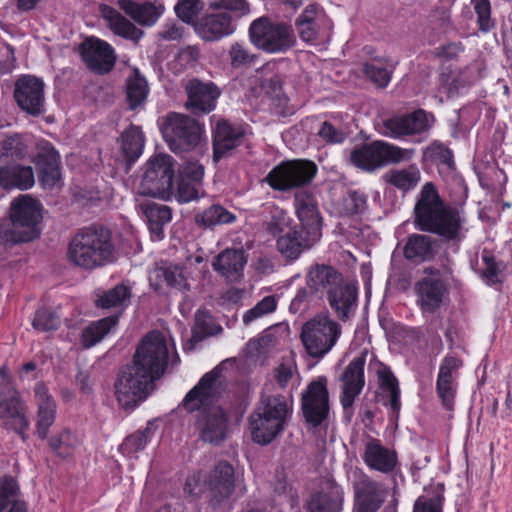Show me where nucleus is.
I'll return each mask as SVG.
<instances>
[{
    "instance_id": "1",
    "label": "nucleus",
    "mask_w": 512,
    "mask_h": 512,
    "mask_svg": "<svg viewBox=\"0 0 512 512\" xmlns=\"http://www.w3.org/2000/svg\"><path fill=\"white\" fill-rule=\"evenodd\" d=\"M465 223L462 209L447 206L432 182L423 185L414 206V225L418 230L458 243L465 237Z\"/></svg>"
},
{
    "instance_id": "2",
    "label": "nucleus",
    "mask_w": 512,
    "mask_h": 512,
    "mask_svg": "<svg viewBox=\"0 0 512 512\" xmlns=\"http://www.w3.org/2000/svg\"><path fill=\"white\" fill-rule=\"evenodd\" d=\"M220 372L216 367L206 373L183 400L187 411H198L196 427L200 438L215 445L222 443L228 434V417L220 406L214 404Z\"/></svg>"
},
{
    "instance_id": "3",
    "label": "nucleus",
    "mask_w": 512,
    "mask_h": 512,
    "mask_svg": "<svg viewBox=\"0 0 512 512\" xmlns=\"http://www.w3.org/2000/svg\"><path fill=\"white\" fill-rule=\"evenodd\" d=\"M67 258L73 265L93 270L116 260L111 231L105 227H90L79 231L70 241Z\"/></svg>"
},
{
    "instance_id": "4",
    "label": "nucleus",
    "mask_w": 512,
    "mask_h": 512,
    "mask_svg": "<svg viewBox=\"0 0 512 512\" xmlns=\"http://www.w3.org/2000/svg\"><path fill=\"white\" fill-rule=\"evenodd\" d=\"M11 226L0 225V243L16 244L38 237L36 229L41 220L40 203L28 195L16 198L10 207Z\"/></svg>"
},
{
    "instance_id": "5",
    "label": "nucleus",
    "mask_w": 512,
    "mask_h": 512,
    "mask_svg": "<svg viewBox=\"0 0 512 512\" xmlns=\"http://www.w3.org/2000/svg\"><path fill=\"white\" fill-rule=\"evenodd\" d=\"M248 37L255 48L268 54L287 53L297 44V35L291 24L267 16L251 22Z\"/></svg>"
},
{
    "instance_id": "6",
    "label": "nucleus",
    "mask_w": 512,
    "mask_h": 512,
    "mask_svg": "<svg viewBox=\"0 0 512 512\" xmlns=\"http://www.w3.org/2000/svg\"><path fill=\"white\" fill-rule=\"evenodd\" d=\"M342 335V326L329 313H317L305 323L300 340L306 353L313 359H323L337 344Z\"/></svg>"
},
{
    "instance_id": "7",
    "label": "nucleus",
    "mask_w": 512,
    "mask_h": 512,
    "mask_svg": "<svg viewBox=\"0 0 512 512\" xmlns=\"http://www.w3.org/2000/svg\"><path fill=\"white\" fill-rule=\"evenodd\" d=\"M413 154L414 150L377 140L355 147L350 151L349 161L361 170L373 172L389 164L408 161Z\"/></svg>"
},
{
    "instance_id": "8",
    "label": "nucleus",
    "mask_w": 512,
    "mask_h": 512,
    "mask_svg": "<svg viewBox=\"0 0 512 512\" xmlns=\"http://www.w3.org/2000/svg\"><path fill=\"white\" fill-rule=\"evenodd\" d=\"M301 413L306 425L316 429L327 426L330 416L328 379L318 376L301 393Z\"/></svg>"
},
{
    "instance_id": "9",
    "label": "nucleus",
    "mask_w": 512,
    "mask_h": 512,
    "mask_svg": "<svg viewBox=\"0 0 512 512\" xmlns=\"http://www.w3.org/2000/svg\"><path fill=\"white\" fill-rule=\"evenodd\" d=\"M173 164V158L167 154H158L150 158L140 182L139 193L143 196L168 199L172 195Z\"/></svg>"
},
{
    "instance_id": "10",
    "label": "nucleus",
    "mask_w": 512,
    "mask_h": 512,
    "mask_svg": "<svg viewBox=\"0 0 512 512\" xmlns=\"http://www.w3.org/2000/svg\"><path fill=\"white\" fill-rule=\"evenodd\" d=\"M316 164L306 159L283 161L265 177L269 186L277 191H289L309 184L316 176Z\"/></svg>"
},
{
    "instance_id": "11",
    "label": "nucleus",
    "mask_w": 512,
    "mask_h": 512,
    "mask_svg": "<svg viewBox=\"0 0 512 512\" xmlns=\"http://www.w3.org/2000/svg\"><path fill=\"white\" fill-rule=\"evenodd\" d=\"M161 132L169 148L180 153L190 151L198 145L201 126L188 115L171 112L165 117Z\"/></svg>"
},
{
    "instance_id": "12",
    "label": "nucleus",
    "mask_w": 512,
    "mask_h": 512,
    "mask_svg": "<svg viewBox=\"0 0 512 512\" xmlns=\"http://www.w3.org/2000/svg\"><path fill=\"white\" fill-rule=\"evenodd\" d=\"M168 360L165 336L159 331H152L139 344L134 354L133 364L152 379L157 380L165 373Z\"/></svg>"
},
{
    "instance_id": "13",
    "label": "nucleus",
    "mask_w": 512,
    "mask_h": 512,
    "mask_svg": "<svg viewBox=\"0 0 512 512\" xmlns=\"http://www.w3.org/2000/svg\"><path fill=\"white\" fill-rule=\"evenodd\" d=\"M154 379L133 363L121 369L115 383V394L119 404L125 408H134L145 400L154 388Z\"/></svg>"
},
{
    "instance_id": "14",
    "label": "nucleus",
    "mask_w": 512,
    "mask_h": 512,
    "mask_svg": "<svg viewBox=\"0 0 512 512\" xmlns=\"http://www.w3.org/2000/svg\"><path fill=\"white\" fill-rule=\"evenodd\" d=\"M0 418L6 419V426L13 429L25 439V431L29 421L25 415V407L7 376L6 367L0 370Z\"/></svg>"
},
{
    "instance_id": "15",
    "label": "nucleus",
    "mask_w": 512,
    "mask_h": 512,
    "mask_svg": "<svg viewBox=\"0 0 512 512\" xmlns=\"http://www.w3.org/2000/svg\"><path fill=\"white\" fill-rule=\"evenodd\" d=\"M294 25L300 39L307 44L329 38L333 27L324 9L316 4L306 6L295 19Z\"/></svg>"
},
{
    "instance_id": "16",
    "label": "nucleus",
    "mask_w": 512,
    "mask_h": 512,
    "mask_svg": "<svg viewBox=\"0 0 512 512\" xmlns=\"http://www.w3.org/2000/svg\"><path fill=\"white\" fill-rule=\"evenodd\" d=\"M235 471L227 461H220L205 479L209 504L213 508L227 504L235 490Z\"/></svg>"
},
{
    "instance_id": "17",
    "label": "nucleus",
    "mask_w": 512,
    "mask_h": 512,
    "mask_svg": "<svg viewBox=\"0 0 512 512\" xmlns=\"http://www.w3.org/2000/svg\"><path fill=\"white\" fill-rule=\"evenodd\" d=\"M14 98L19 108L31 116L45 112L44 83L35 76L24 75L17 79Z\"/></svg>"
},
{
    "instance_id": "18",
    "label": "nucleus",
    "mask_w": 512,
    "mask_h": 512,
    "mask_svg": "<svg viewBox=\"0 0 512 512\" xmlns=\"http://www.w3.org/2000/svg\"><path fill=\"white\" fill-rule=\"evenodd\" d=\"M187 94L185 107L193 115H204L213 111L221 91L213 82L197 78L187 81L184 86Z\"/></svg>"
},
{
    "instance_id": "19",
    "label": "nucleus",
    "mask_w": 512,
    "mask_h": 512,
    "mask_svg": "<svg viewBox=\"0 0 512 512\" xmlns=\"http://www.w3.org/2000/svg\"><path fill=\"white\" fill-rule=\"evenodd\" d=\"M366 352L354 357L345 368L342 376L341 405L346 414H352V406L365 385L364 367Z\"/></svg>"
},
{
    "instance_id": "20",
    "label": "nucleus",
    "mask_w": 512,
    "mask_h": 512,
    "mask_svg": "<svg viewBox=\"0 0 512 512\" xmlns=\"http://www.w3.org/2000/svg\"><path fill=\"white\" fill-rule=\"evenodd\" d=\"M80 53L86 66L95 73H108L115 65L114 49L98 38L90 37L84 40L80 45Z\"/></svg>"
},
{
    "instance_id": "21",
    "label": "nucleus",
    "mask_w": 512,
    "mask_h": 512,
    "mask_svg": "<svg viewBox=\"0 0 512 512\" xmlns=\"http://www.w3.org/2000/svg\"><path fill=\"white\" fill-rule=\"evenodd\" d=\"M34 163L43 187L53 188L60 182V156L50 142L41 140L37 143Z\"/></svg>"
},
{
    "instance_id": "22",
    "label": "nucleus",
    "mask_w": 512,
    "mask_h": 512,
    "mask_svg": "<svg viewBox=\"0 0 512 512\" xmlns=\"http://www.w3.org/2000/svg\"><path fill=\"white\" fill-rule=\"evenodd\" d=\"M416 303L424 316L432 315L443 304L447 286L439 277H424L415 283Z\"/></svg>"
},
{
    "instance_id": "23",
    "label": "nucleus",
    "mask_w": 512,
    "mask_h": 512,
    "mask_svg": "<svg viewBox=\"0 0 512 512\" xmlns=\"http://www.w3.org/2000/svg\"><path fill=\"white\" fill-rule=\"evenodd\" d=\"M353 488L357 512H377L387 495V491L381 483L366 475L355 482Z\"/></svg>"
},
{
    "instance_id": "24",
    "label": "nucleus",
    "mask_w": 512,
    "mask_h": 512,
    "mask_svg": "<svg viewBox=\"0 0 512 512\" xmlns=\"http://www.w3.org/2000/svg\"><path fill=\"white\" fill-rule=\"evenodd\" d=\"M428 127V115L423 110H418L405 116L384 120L380 132L386 137L400 138L424 132Z\"/></svg>"
},
{
    "instance_id": "25",
    "label": "nucleus",
    "mask_w": 512,
    "mask_h": 512,
    "mask_svg": "<svg viewBox=\"0 0 512 512\" xmlns=\"http://www.w3.org/2000/svg\"><path fill=\"white\" fill-rule=\"evenodd\" d=\"M357 287L348 282H341L327 292L330 307L341 321H348L353 317L357 307Z\"/></svg>"
},
{
    "instance_id": "26",
    "label": "nucleus",
    "mask_w": 512,
    "mask_h": 512,
    "mask_svg": "<svg viewBox=\"0 0 512 512\" xmlns=\"http://www.w3.org/2000/svg\"><path fill=\"white\" fill-rule=\"evenodd\" d=\"M195 31L205 41H218L233 34L235 25L229 13H211L195 23Z\"/></svg>"
},
{
    "instance_id": "27",
    "label": "nucleus",
    "mask_w": 512,
    "mask_h": 512,
    "mask_svg": "<svg viewBox=\"0 0 512 512\" xmlns=\"http://www.w3.org/2000/svg\"><path fill=\"white\" fill-rule=\"evenodd\" d=\"M295 209L303 230L306 231V234L312 235L314 240H318L322 218L313 195L305 191L296 193Z\"/></svg>"
},
{
    "instance_id": "28",
    "label": "nucleus",
    "mask_w": 512,
    "mask_h": 512,
    "mask_svg": "<svg viewBox=\"0 0 512 512\" xmlns=\"http://www.w3.org/2000/svg\"><path fill=\"white\" fill-rule=\"evenodd\" d=\"M363 460L370 469L383 474L394 472L398 466L396 451L383 446L377 439L366 443Z\"/></svg>"
},
{
    "instance_id": "29",
    "label": "nucleus",
    "mask_w": 512,
    "mask_h": 512,
    "mask_svg": "<svg viewBox=\"0 0 512 512\" xmlns=\"http://www.w3.org/2000/svg\"><path fill=\"white\" fill-rule=\"evenodd\" d=\"M317 240L312 235L306 234L303 229L289 228L287 232L277 238L276 247L278 252L287 261L292 262L308 250Z\"/></svg>"
},
{
    "instance_id": "30",
    "label": "nucleus",
    "mask_w": 512,
    "mask_h": 512,
    "mask_svg": "<svg viewBox=\"0 0 512 512\" xmlns=\"http://www.w3.org/2000/svg\"><path fill=\"white\" fill-rule=\"evenodd\" d=\"M150 284L155 290H159L163 284L180 292L190 290L185 268L178 264H164L155 267L150 273Z\"/></svg>"
},
{
    "instance_id": "31",
    "label": "nucleus",
    "mask_w": 512,
    "mask_h": 512,
    "mask_svg": "<svg viewBox=\"0 0 512 512\" xmlns=\"http://www.w3.org/2000/svg\"><path fill=\"white\" fill-rule=\"evenodd\" d=\"M37 403L36 432L39 438L45 439L49 427L56 417V403L43 383H37L34 389Z\"/></svg>"
},
{
    "instance_id": "32",
    "label": "nucleus",
    "mask_w": 512,
    "mask_h": 512,
    "mask_svg": "<svg viewBox=\"0 0 512 512\" xmlns=\"http://www.w3.org/2000/svg\"><path fill=\"white\" fill-rule=\"evenodd\" d=\"M246 263L247 257L243 249L227 248L214 258L212 267L228 281H238Z\"/></svg>"
},
{
    "instance_id": "33",
    "label": "nucleus",
    "mask_w": 512,
    "mask_h": 512,
    "mask_svg": "<svg viewBox=\"0 0 512 512\" xmlns=\"http://www.w3.org/2000/svg\"><path fill=\"white\" fill-rule=\"evenodd\" d=\"M244 131L239 126H234L225 120L217 122L213 135L214 159L224 157L230 150L239 146L242 142Z\"/></svg>"
},
{
    "instance_id": "34",
    "label": "nucleus",
    "mask_w": 512,
    "mask_h": 512,
    "mask_svg": "<svg viewBox=\"0 0 512 512\" xmlns=\"http://www.w3.org/2000/svg\"><path fill=\"white\" fill-rule=\"evenodd\" d=\"M343 490L334 483H328L321 491L310 495L306 502L307 512H341Z\"/></svg>"
},
{
    "instance_id": "35",
    "label": "nucleus",
    "mask_w": 512,
    "mask_h": 512,
    "mask_svg": "<svg viewBox=\"0 0 512 512\" xmlns=\"http://www.w3.org/2000/svg\"><path fill=\"white\" fill-rule=\"evenodd\" d=\"M249 426L252 440L260 445H267L283 432L286 424L254 410L249 416Z\"/></svg>"
},
{
    "instance_id": "36",
    "label": "nucleus",
    "mask_w": 512,
    "mask_h": 512,
    "mask_svg": "<svg viewBox=\"0 0 512 512\" xmlns=\"http://www.w3.org/2000/svg\"><path fill=\"white\" fill-rule=\"evenodd\" d=\"M437 240L425 234L413 233L407 237L403 248L404 257L414 263L432 260L436 255Z\"/></svg>"
},
{
    "instance_id": "37",
    "label": "nucleus",
    "mask_w": 512,
    "mask_h": 512,
    "mask_svg": "<svg viewBox=\"0 0 512 512\" xmlns=\"http://www.w3.org/2000/svg\"><path fill=\"white\" fill-rule=\"evenodd\" d=\"M35 183L32 167L6 164L0 167V186L4 189L27 190Z\"/></svg>"
},
{
    "instance_id": "38",
    "label": "nucleus",
    "mask_w": 512,
    "mask_h": 512,
    "mask_svg": "<svg viewBox=\"0 0 512 512\" xmlns=\"http://www.w3.org/2000/svg\"><path fill=\"white\" fill-rule=\"evenodd\" d=\"M254 410L283 424H287L288 419L292 415V401L281 394H261Z\"/></svg>"
},
{
    "instance_id": "39",
    "label": "nucleus",
    "mask_w": 512,
    "mask_h": 512,
    "mask_svg": "<svg viewBox=\"0 0 512 512\" xmlns=\"http://www.w3.org/2000/svg\"><path fill=\"white\" fill-rule=\"evenodd\" d=\"M143 214L147 218L148 228L153 240H161L164 237L163 227L171 221L170 207L158 203H145L141 206Z\"/></svg>"
},
{
    "instance_id": "40",
    "label": "nucleus",
    "mask_w": 512,
    "mask_h": 512,
    "mask_svg": "<svg viewBox=\"0 0 512 512\" xmlns=\"http://www.w3.org/2000/svg\"><path fill=\"white\" fill-rule=\"evenodd\" d=\"M119 315H112L100 320L91 322L81 334L82 346L91 348L101 342L105 336L112 332L118 324Z\"/></svg>"
},
{
    "instance_id": "41",
    "label": "nucleus",
    "mask_w": 512,
    "mask_h": 512,
    "mask_svg": "<svg viewBox=\"0 0 512 512\" xmlns=\"http://www.w3.org/2000/svg\"><path fill=\"white\" fill-rule=\"evenodd\" d=\"M101 14L115 34L135 42L142 37L143 32L112 7L102 6Z\"/></svg>"
},
{
    "instance_id": "42",
    "label": "nucleus",
    "mask_w": 512,
    "mask_h": 512,
    "mask_svg": "<svg viewBox=\"0 0 512 512\" xmlns=\"http://www.w3.org/2000/svg\"><path fill=\"white\" fill-rule=\"evenodd\" d=\"M121 151L128 162L134 163L142 154L145 137L140 127L131 125L120 136Z\"/></svg>"
},
{
    "instance_id": "43",
    "label": "nucleus",
    "mask_w": 512,
    "mask_h": 512,
    "mask_svg": "<svg viewBox=\"0 0 512 512\" xmlns=\"http://www.w3.org/2000/svg\"><path fill=\"white\" fill-rule=\"evenodd\" d=\"M120 8L141 25L151 26L159 18L162 10L151 3L138 4L131 0H121Z\"/></svg>"
},
{
    "instance_id": "44",
    "label": "nucleus",
    "mask_w": 512,
    "mask_h": 512,
    "mask_svg": "<svg viewBox=\"0 0 512 512\" xmlns=\"http://www.w3.org/2000/svg\"><path fill=\"white\" fill-rule=\"evenodd\" d=\"M421 179V174L416 165H410L403 169H392L383 175V180L401 191L414 189Z\"/></svg>"
},
{
    "instance_id": "45",
    "label": "nucleus",
    "mask_w": 512,
    "mask_h": 512,
    "mask_svg": "<svg viewBox=\"0 0 512 512\" xmlns=\"http://www.w3.org/2000/svg\"><path fill=\"white\" fill-rule=\"evenodd\" d=\"M342 281V275L327 265H315L308 273V285L316 292L323 289L328 291Z\"/></svg>"
},
{
    "instance_id": "46",
    "label": "nucleus",
    "mask_w": 512,
    "mask_h": 512,
    "mask_svg": "<svg viewBox=\"0 0 512 512\" xmlns=\"http://www.w3.org/2000/svg\"><path fill=\"white\" fill-rule=\"evenodd\" d=\"M148 91L149 88L145 77L139 73L138 69H134L126 82V97L129 108L134 110L143 105Z\"/></svg>"
},
{
    "instance_id": "47",
    "label": "nucleus",
    "mask_w": 512,
    "mask_h": 512,
    "mask_svg": "<svg viewBox=\"0 0 512 512\" xmlns=\"http://www.w3.org/2000/svg\"><path fill=\"white\" fill-rule=\"evenodd\" d=\"M236 220V216L221 205H212L201 213L195 215V222L206 228L229 224Z\"/></svg>"
},
{
    "instance_id": "48",
    "label": "nucleus",
    "mask_w": 512,
    "mask_h": 512,
    "mask_svg": "<svg viewBox=\"0 0 512 512\" xmlns=\"http://www.w3.org/2000/svg\"><path fill=\"white\" fill-rule=\"evenodd\" d=\"M131 290L127 285L119 284L100 296L96 303L102 308H115L122 312L130 303Z\"/></svg>"
},
{
    "instance_id": "49",
    "label": "nucleus",
    "mask_w": 512,
    "mask_h": 512,
    "mask_svg": "<svg viewBox=\"0 0 512 512\" xmlns=\"http://www.w3.org/2000/svg\"><path fill=\"white\" fill-rule=\"evenodd\" d=\"M424 155L441 170H445L446 172L455 170L453 152L447 146L438 141H435L428 146Z\"/></svg>"
},
{
    "instance_id": "50",
    "label": "nucleus",
    "mask_w": 512,
    "mask_h": 512,
    "mask_svg": "<svg viewBox=\"0 0 512 512\" xmlns=\"http://www.w3.org/2000/svg\"><path fill=\"white\" fill-rule=\"evenodd\" d=\"M379 380L381 388L387 393V397L391 410L398 413L401 408L400 388L397 378L391 370L383 369L379 371Z\"/></svg>"
},
{
    "instance_id": "51",
    "label": "nucleus",
    "mask_w": 512,
    "mask_h": 512,
    "mask_svg": "<svg viewBox=\"0 0 512 512\" xmlns=\"http://www.w3.org/2000/svg\"><path fill=\"white\" fill-rule=\"evenodd\" d=\"M154 434L152 423L149 422L143 430H137L133 434L127 436L120 445L123 454L131 456L143 450Z\"/></svg>"
},
{
    "instance_id": "52",
    "label": "nucleus",
    "mask_w": 512,
    "mask_h": 512,
    "mask_svg": "<svg viewBox=\"0 0 512 512\" xmlns=\"http://www.w3.org/2000/svg\"><path fill=\"white\" fill-rule=\"evenodd\" d=\"M222 332V327L217 325L212 317L202 311L195 314V325L192 330V341L199 342L202 339Z\"/></svg>"
},
{
    "instance_id": "53",
    "label": "nucleus",
    "mask_w": 512,
    "mask_h": 512,
    "mask_svg": "<svg viewBox=\"0 0 512 512\" xmlns=\"http://www.w3.org/2000/svg\"><path fill=\"white\" fill-rule=\"evenodd\" d=\"M228 55L230 64L235 69L251 66L258 59L256 54L252 53L244 43L240 42L231 44Z\"/></svg>"
},
{
    "instance_id": "54",
    "label": "nucleus",
    "mask_w": 512,
    "mask_h": 512,
    "mask_svg": "<svg viewBox=\"0 0 512 512\" xmlns=\"http://www.w3.org/2000/svg\"><path fill=\"white\" fill-rule=\"evenodd\" d=\"M18 486L12 477L0 478V512H8L15 504H24L16 500Z\"/></svg>"
},
{
    "instance_id": "55",
    "label": "nucleus",
    "mask_w": 512,
    "mask_h": 512,
    "mask_svg": "<svg viewBox=\"0 0 512 512\" xmlns=\"http://www.w3.org/2000/svg\"><path fill=\"white\" fill-rule=\"evenodd\" d=\"M291 218L286 211L279 207H273L270 211V219L266 222V230L278 237L291 227Z\"/></svg>"
},
{
    "instance_id": "56",
    "label": "nucleus",
    "mask_w": 512,
    "mask_h": 512,
    "mask_svg": "<svg viewBox=\"0 0 512 512\" xmlns=\"http://www.w3.org/2000/svg\"><path fill=\"white\" fill-rule=\"evenodd\" d=\"M32 326L39 332L54 331L60 326V317L51 309L40 308L35 312Z\"/></svg>"
},
{
    "instance_id": "57",
    "label": "nucleus",
    "mask_w": 512,
    "mask_h": 512,
    "mask_svg": "<svg viewBox=\"0 0 512 512\" xmlns=\"http://www.w3.org/2000/svg\"><path fill=\"white\" fill-rule=\"evenodd\" d=\"M277 299L274 295L265 296L254 307L247 310L243 315V322L249 325L251 322L276 310Z\"/></svg>"
},
{
    "instance_id": "58",
    "label": "nucleus",
    "mask_w": 512,
    "mask_h": 512,
    "mask_svg": "<svg viewBox=\"0 0 512 512\" xmlns=\"http://www.w3.org/2000/svg\"><path fill=\"white\" fill-rule=\"evenodd\" d=\"M318 137L328 145L342 144L348 137V133L341 127L335 126L329 121H323L317 132Z\"/></svg>"
},
{
    "instance_id": "59",
    "label": "nucleus",
    "mask_w": 512,
    "mask_h": 512,
    "mask_svg": "<svg viewBox=\"0 0 512 512\" xmlns=\"http://www.w3.org/2000/svg\"><path fill=\"white\" fill-rule=\"evenodd\" d=\"M436 393L441 401L442 407L447 411H452L457 394V381L437 379Z\"/></svg>"
},
{
    "instance_id": "60",
    "label": "nucleus",
    "mask_w": 512,
    "mask_h": 512,
    "mask_svg": "<svg viewBox=\"0 0 512 512\" xmlns=\"http://www.w3.org/2000/svg\"><path fill=\"white\" fill-rule=\"evenodd\" d=\"M52 450L60 457H67L77 445V439L70 431H62L58 436L52 437L49 441Z\"/></svg>"
},
{
    "instance_id": "61",
    "label": "nucleus",
    "mask_w": 512,
    "mask_h": 512,
    "mask_svg": "<svg viewBox=\"0 0 512 512\" xmlns=\"http://www.w3.org/2000/svg\"><path fill=\"white\" fill-rule=\"evenodd\" d=\"M479 29L483 33L491 31L495 27V21L491 18V6L489 0H472Z\"/></svg>"
},
{
    "instance_id": "62",
    "label": "nucleus",
    "mask_w": 512,
    "mask_h": 512,
    "mask_svg": "<svg viewBox=\"0 0 512 512\" xmlns=\"http://www.w3.org/2000/svg\"><path fill=\"white\" fill-rule=\"evenodd\" d=\"M444 497L436 492L433 495L419 496L413 505V512H442Z\"/></svg>"
},
{
    "instance_id": "63",
    "label": "nucleus",
    "mask_w": 512,
    "mask_h": 512,
    "mask_svg": "<svg viewBox=\"0 0 512 512\" xmlns=\"http://www.w3.org/2000/svg\"><path fill=\"white\" fill-rule=\"evenodd\" d=\"M297 375V366L292 360L281 362L273 371L274 379L281 389H286Z\"/></svg>"
},
{
    "instance_id": "64",
    "label": "nucleus",
    "mask_w": 512,
    "mask_h": 512,
    "mask_svg": "<svg viewBox=\"0 0 512 512\" xmlns=\"http://www.w3.org/2000/svg\"><path fill=\"white\" fill-rule=\"evenodd\" d=\"M174 9L183 22L191 23L203 9V3L201 0H178Z\"/></svg>"
}]
</instances>
